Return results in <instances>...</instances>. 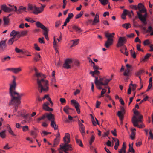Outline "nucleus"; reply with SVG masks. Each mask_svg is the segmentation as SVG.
Wrapping results in <instances>:
<instances>
[{"label": "nucleus", "instance_id": "1", "mask_svg": "<svg viewBox=\"0 0 153 153\" xmlns=\"http://www.w3.org/2000/svg\"><path fill=\"white\" fill-rule=\"evenodd\" d=\"M16 84L15 80L13 82V84L10 86L9 88V94L11 97V100L14 101L16 103H21V97L24 95L22 93H19L15 91Z\"/></svg>", "mask_w": 153, "mask_h": 153}, {"label": "nucleus", "instance_id": "2", "mask_svg": "<svg viewBox=\"0 0 153 153\" xmlns=\"http://www.w3.org/2000/svg\"><path fill=\"white\" fill-rule=\"evenodd\" d=\"M64 143L62 145H60V150H62L65 153H68L67 151H71L73 149L71 144L69 143L70 142V135L69 133H66L63 138Z\"/></svg>", "mask_w": 153, "mask_h": 153}, {"label": "nucleus", "instance_id": "3", "mask_svg": "<svg viewBox=\"0 0 153 153\" xmlns=\"http://www.w3.org/2000/svg\"><path fill=\"white\" fill-rule=\"evenodd\" d=\"M138 9L139 10V12H137L139 19L142 22L143 24H147L146 17L147 14L146 12V9L144 8V6L142 3H140L138 5Z\"/></svg>", "mask_w": 153, "mask_h": 153}, {"label": "nucleus", "instance_id": "4", "mask_svg": "<svg viewBox=\"0 0 153 153\" xmlns=\"http://www.w3.org/2000/svg\"><path fill=\"white\" fill-rule=\"evenodd\" d=\"M37 83L38 85V89L40 93L42 91H47L49 89L48 81L42 79L40 80L37 79Z\"/></svg>", "mask_w": 153, "mask_h": 153}, {"label": "nucleus", "instance_id": "5", "mask_svg": "<svg viewBox=\"0 0 153 153\" xmlns=\"http://www.w3.org/2000/svg\"><path fill=\"white\" fill-rule=\"evenodd\" d=\"M105 37L107 39V41L105 42V46L106 48H108L113 44L114 41L113 38L114 37V36L115 35V33H109L107 32H105Z\"/></svg>", "mask_w": 153, "mask_h": 153}, {"label": "nucleus", "instance_id": "6", "mask_svg": "<svg viewBox=\"0 0 153 153\" xmlns=\"http://www.w3.org/2000/svg\"><path fill=\"white\" fill-rule=\"evenodd\" d=\"M112 79H106L105 77L100 78L98 79V77H95L94 81L95 84L96 85H107L109 82Z\"/></svg>", "mask_w": 153, "mask_h": 153}, {"label": "nucleus", "instance_id": "7", "mask_svg": "<svg viewBox=\"0 0 153 153\" xmlns=\"http://www.w3.org/2000/svg\"><path fill=\"white\" fill-rule=\"evenodd\" d=\"M142 122L141 119H137L136 116H134L132 118V122L134 126L140 128H142L145 127L144 124L142 123L140 125H138L139 123Z\"/></svg>", "mask_w": 153, "mask_h": 153}, {"label": "nucleus", "instance_id": "8", "mask_svg": "<svg viewBox=\"0 0 153 153\" xmlns=\"http://www.w3.org/2000/svg\"><path fill=\"white\" fill-rule=\"evenodd\" d=\"M73 61L71 59L68 58L66 59L65 61V63L63 65V67L64 68L67 69L71 68V64Z\"/></svg>", "mask_w": 153, "mask_h": 153}, {"label": "nucleus", "instance_id": "9", "mask_svg": "<svg viewBox=\"0 0 153 153\" xmlns=\"http://www.w3.org/2000/svg\"><path fill=\"white\" fill-rule=\"evenodd\" d=\"M28 10H30L33 11V13L35 14L40 13L41 11H39V7H36L35 5L30 4L28 5Z\"/></svg>", "mask_w": 153, "mask_h": 153}, {"label": "nucleus", "instance_id": "10", "mask_svg": "<svg viewBox=\"0 0 153 153\" xmlns=\"http://www.w3.org/2000/svg\"><path fill=\"white\" fill-rule=\"evenodd\" d=\"M71 103L76 108L77 113L79 114L80 111L79 109L80 105L78 102L75 100L73 99L71 101Z\"/></svg>", "mask_w": 153, "mask_h": 153}, {"label": "nucleus", "instance_id": "11", "mask_svg": "<svg viewBox=\"0 0 153 153\" xmlns=\"http://www.w3.org/2000/svg\"><path fill=\"white\" fill-rule=\"evenodd\" d=\"M126 42V38L124 37H120L119 38L118 43L117 44V47H120L124 45Z\"/></svg>", "mask_w": 153, "mask_h": 153}, {"label": "nucleus", "instance_id": "12", "mask_svg": "<svg viewBox=\"0 0 153 153\" xmlns=\"http://www.w3.org/2000/svg\"><path fill=\"white\" fill-rule=\"evenodd\" d=\"M20 104V103H16V102L11 100L9 103V105L10 106L12 105H14V109L13 111L14 113L17 111L18 106Z\"/></svg>", "mask_w": 153, "mask_h": 153}, {"label": "nucleus", "instance_id": "13", "mask_svg": "<svg viewBox=\"0 0 153 153\" xmlns=\"http://www.w3.org/2000/svg\"><path fill=\"white\" fill-rule=\"evenodd\" d=\"M10 35L11 36H13L16 39V36L17 38H20L21 36V32L19 31H16L15 30H13L10 33Z\"/></svg>", "mask_w": 153, "mask_h": 153}, {"label": "nucleus", "instance_id": "14", "mask_svg": "<svg viewBox=\"0 0 153 153\" xmlns=\"http://www.w3.org/2000/svg\"><path fill=\"white\" fill-rule=\"evenodd\" d=\"M1 9L6 12H10L14 10L13 9L9 8L5 4L1 5Z\"/></svg>", "mask_w": 153, "mask_h": 153}, {"label": "nucleus", "instance_id": "15", "mask_svg": "<svg viewBox=\"0 0 153 153\" xmlns=\"http://www.w3.org/2000/svg\"><path fill=\"white\" fill-rule=\"evenodd\" d=\"M6 40H2L0 42V50H4L6 48Z\"/></svg>", "mask_w": 153, "mask_h": 153}, {"label": "nucleus", "instance_id": "16", "mask_svg": "<svg viewBox=\"0 0 153 153\" xmlns=\"http://www.w3.org/2000/svg\"><path fill=\"white\" fill-rule=\"evenodd\" d=\"M45 114L46 118H47L49 120L51 121L52 120H55L54 115L51 113H46Z\"/></svg>", "mask_w": 153, "mask_h": 153}, {"label": "nucleus", "instance_id": "17", "mask_svg": "<svg viewBox=\"0 0 153 153\" xmlns=\"http://www.w3.org/2000/svg\"><path fill=\"white\" fill-rule=\"evenodd\" d=\"M36 25L37 27L41 28L42 29H43L44 31L48 29L46 27L39 22H36Z\"/></svg>", "mask_w": 153, "mask_h": 153}, {"label": "nucleus", "instance_id": "18", "mask_svg": "<svg viewBox=\"0 0 153 153\" xmlns=\"http://www.w3.org/2000/svg\"><path fill=\"white\" fill-rule=\"evenodd\" d=\"M99 22V15L97 13L95 16L94 19L93 21L92 25H96L97 23H98Z\"/></svg>", "mask_w": 153, "mask_h": 153}, {"label": "nucleus", "instance_id": "19", "mask_svg": "<svg viewBox=\"0 0 153 153\" xmlns=\"http://www.w3.org/2000/svg\"><path fill=\"white\" fill-rule=\"evenodd\" d=\"M117 115L119 117L120 120V123L121 125L123 124V115L121 114V113L120 111H118L117 113Z\"/></svg>", "mask_w": 153, "mask_h": 153}, {"label": "nucleus", "instance_id": "20", "mask_svg": "<svg viewBox=\"0 0 153 153\" xmlns=\"http://www.w3.org/2000/svg\"><path fill=\"white\" fill-rule=\"evenodd\" d=\"M134 113L135 115L134 116H136L137 119H141L142 118L143 116L139 114V112L135 110L134 111Z\"/></svg>", "mask_w": 153, "mask_h": 153}, {"label": "nucleus", "instance_id": "21", "mask_svg": "<svg viewBox=\"0 0 153 153\" xmlns=\"http://www.w3.org/2000/svg\"><path fill=\"white\" fill-rule=\"evenodd\" d=\"M126 143L125 142H124L122 145V147L121 149L119 151V153H123V152H125L126 151Z\"/></svg>", "mask_w": 153, "mask_h": 153}, {"label": "nucleus", "instance_id": "22", "mask_svg": "<svg viewBox=\"0 0 153 153\" xmlns=\"http://www.w3.org/2000/svg\"><path fill=\"white\" fill-rule=\"evenodd\" d=\"M71 27L74 30L78 32L79 33L82 31L80 28L76 26L72 25Z\"/></svg>", "mask_w": 153, "mask_h": 153}, {"label": "nucleus", "instance_id": "23", "mask_svg": "<svg viewBox=\"0 0 153 153\" xmlns=\"http://www.w3.org/2000/svg\"><path fill=\"white\" fill-rule=\"evenodd\" d=\"M43 108L44 110L48 111H52L53 110L52 108L49 107L48 106L45 105V104L43 105Z\"/></svg>", "mask_w": 153, "mask_h": 153}, {"label": "nucleus", "instance_id": "24", "mask_svg": "<svg viewBox=\"0 0 153 153\" xmlns=\"http://www.w3.org/2000/svg\"><path fill=\"white\" fill-rule=\"evenodd\" d=\"M17 40V39H16L14 37H13L11 39H10L8 42V44L9 45H11L13 44V42Z\"/></svg>", "mask_w": 153, "mask_h": 153}, {"label": "nucleus", "instance_id": "25", "mask_svg": "<svg viewBox=\"0 0 153 153\" xmlns=\"http://www.w3.org/2000/svg\"><path fill=\"white\" fill-rule=\"evenodd\" d=\"M26 9V8L23 6H20L18 10L17 13L20 14L22 13V11H25Z\"/></svg>", "mask_w": 153, "mask_h": 153}, {"label": "nucleus", "instance_id": "26", "mask_svg": "<svg viewBox=\"0 0 153 153\" xmlns=\"http://www.w3.org/2000/svg\"><path fill=\"white\" fill-rule=\"evenodd\" d=\"M74 15L72 13H68V16L66 19V22H69L70 20L73 17Z\"/></svg>", "mask_w": 153, "mask_h": 153}, {"label": "nucleus", "instance_id": "27", "mask_svg": "<svg viewBox=\"0 0 153 153\" xmlns=\"http://www.w3.org/2000/svg\"><path fill=\"white\" fill-rule=\"evenodd\" d=\"M71 42H73V44L71 46V47L72 48L74 46L77 45L79 42V39H75V40H71Z\"/></svg>", "mask_w": 153, "mask_h": 153}, {"label": "nucleus", "instance_id": "28", "mask_svg": "<svg viewBox=\"0 0 153 153\" xmlns=\"http://www.w3.org/2000/svg\"><path fill=\"white\" fill-rule=\"evenodd\" d=\"M20 68H13V72L15 74H17L21 71Z\"/></svg>", "mask_w": 153, "mask_h": 153}, {"label": "nucleus", "instance_id": "29", "mask_svg": "<svg viewBox=\"0 0 153 153\" xmlns=\"http://www.w3.org/2000/svg\"><path fill=\"white\" fill-rule=\"evenodd\" d=\"M51 126L52 127L54 128L55 130L57 129V128L56 127L54 120H52L51 121Z\"/></svg>", "mask_w": 153, "mask_h": 153}, {"label": "nucleus", "instance_id": "30", "mask_svg": "<svg viewBox=\"0 0 153 153\" xmlns=\"http://www.w3.org/2000/svg\"><path fill=\"white\" fill-rule=\"evenodd\" d=\"M71 109L69 108L68 106H66L64 108L63 110L64 111L65 113L68 114H69V112L68 111V110Z\"/></svg>", "mask_w": 153, "mask_h": 153}, {"label": "nucleus", "instance_id": "31", "mask_svg": "<svg viewBox=\"0 0 153 153\" xmlns=\"http://www.w3.org/2000/svg\"><path fill=\"white\" fill-rule=\"evenodd\" d=\"M100 1L101 3V4L103 5H105L109 3L108 2V0H98Z\"/></svg>", "mask_w": 153, "mask_h": 153}, {"label": "nucleus", "instance_id": "32", "mask_svg": "<svg viewBox=\"0 0 153 153\" xmlns=\"http://www.w3.org/2000/svg\"><path fill=\"white\" fill-rule=\"evenodd\" d=\"M90 73L91 74H92V76L93 77H95V76H94V74H98L100 73L99 71L97 70H95L94 71H91Z\"/></svg>", "mask_w": 153, "mask_h": 153}, {"label": "nucleus", "instance_id": "33", "mask_svg": "<svg viewBox=\"0 0 153 153\" xmlns=\"http://www.w3.org/2000/svg\"><path fill=\"white\" fill-rule=\"evenodd\" d=\"M122 26L124 28L128 29V28L131 27V25L129 23H125L123 24Z\"/></svg>", "mask_w": 153, "mask_h": 153}, {"label": "nucleus", "instance_id": "34", "mask_svg": "<svg viewBox=\"0 0 153 153\" xmlns=\"http://www.w3.org/2000/svg\"><path fill=\"white\" fill-rule=\"evenodd\" d=\"M129 72L130 70L128 68H127L125 71L123 75L125 76H128L129 74Z\"/></svg>", "mask_w": 153, "mask_h": 153}, {"label": "nucleus", "instance_id": "35", "mask_svg": "<svg viewBox=\"0 0 153 153\" xmlns=\"http://www.w3.org/2000/svg\"><path fill=\"white\" fill-rule=\"evenodd\" d=\"M6 130H4L2 132H0V136L2 138H5L6 135L5 134Z\"/></svg>", "mask_w": 153, "mask_h": 153}, {"label": "nucleus", "instance_id": "36", "mask_svg": "<svg viewBox=\"0 0 153 153\" xmlns=\"http://www.w3.org/2000/svg\"><path fill=\"white\" fill-rule=\"evenodd\" d=\"M80 131L82 136L84 135L85 134V127H80Z\"/></svg>", "mask_w": 153, "mask_h": 153}, {"label": "nucleus", "instance_id": "37", "mask_svg": "<svg viewBox=\"0 0 153 153\" xmlns=\"http://www.w3.org/2000/svg\"><path fill=\"white\" fill-rule=\"evenodd\" d=\"M8 16L7 17H4L3 19L4 22V24L6 25L9 22V18Z\"/></svg>", "mask_w": 153, "mask_h": 153}, {"label": "nucleus", "instance_id": "38", "mask_svg": "<svg viewBox=\"0 0 153 153\" xmlns=\"http://www.w3.org/2000/svg\"><path fill=\"white\" fill-rule=\"evenodd\" d=\"M76 143L78 144L80 146L82 147L83 145L82 143L80 140L79 139H76Z\"/></svg>", "mask_w": 153, "mask_h": 153}, {"label": "nucleus", "instance_id": "39", "mask_svg": "<svg viewBox=\"0 0 153 153\" xmlns=\"http://www.w3.org/2000/svg\"><path fill=\"white\" fill-rule=\"evenodd\" d=\"M43 34L45 36V39L47 40H48V29L44 31Z\"/></svg>", "mask_w": 153, "mask_h": 153}, {"label": "nucleus", "instance_id": "40", "mask_svg": "<svg viewBox=\"0 0 153 153\" xmlns=\"http://www.w3.org/2000/svg\"><path fill=\"white\" fill-rule=\"evenodd\" d=\"M106 90L105 89L103 88L102 89L101 93V95L99 97V98H100L101 97H103L104 96L103 94H104L106 91Z\"/></svg>", "mask_w": 153, "mask_h": 153}, {"label": "nucleus", "instance_id": "41", "mask_svg": "<svg viewBox=\"0 0 153 153\" xmlns=\"http://www.w3.org/2000/svg\"><path fill=\"white\" fill-rule=\"evenodd\" d=\"M10 59V57L9 56L4 57L3 58H1V60L2 62H4L6 61H8Z\"/></svg>", "mask_w": 153, "mask_h": 153}, {"label": "nucleus", "instance_id": "42", "mask_svg": "<svg viewBox=\"0 0 153 153\" xmlns=\"http://www.w3.org/2000/svg\"><path fill=\"white\" fill-rule=\"evenodd\" d=\"M25 20L26 21H27L28 22H30L31 23H33L35 22V21L33 20L31 18H25Z\"/></svg>", "mask_w": 153, "mask_h": 153}, {"label": "nucleus", "instance_id": "43", "mask_svg": "<svg viewBox=\"0 0 153 153\" xmlns=\"http://www.w3.org/2000/svg\"><path fill=\"white\" fill-rule=\"evenodd\" d=\"M95 139V137L93 135H92L91 137L90 140L89 142V144L90 145H92V143L94 141Z\"/></svg>", "mask_w": 153, "mask_h": 153}, {"label": "nucleus", "instance_id": "44", "mask_svg": "<svg viewBox=\"0 0 153 153\" xmlns=\"http://www.w3.org/2000/svg\"><path fill=\"white\" fill-rule=\"evenodd\" d=\"M46 118L45 114H44L43 116L40 117L38 118L37 119V121L38 122H39V121L41 120L44 119Z\"/></svg>", "mask_w": 153, "mask_h": 153}, {"label": "nucleus", "instance_id": "45", "mask_svg": "<svg viewBox=\"0 0 153 153\" xmlns=\"http://www.w3.org/2000/svg\"><path fill=\"white\" fill-rule=\"evenodd\" d=\"M31 135L33 136L34 138H35L37 135L36 132L32 130L31 131Z\"/></svg>", "mask_w": 153, "mask_h": 153}, {"label": "nucleus", "instance_id": "46", "mask_svg": "<svg viewBox=\"0 0 153 153\" xmlns=\"http://www.w3.org/2000/svg\"><path fill=\"white\" fill-rule=\"evenodd\" d=\"M59 140L57 139V138H55L54 139L53 145V147H55L56 145H57L59 143Z\"/></svg>", "mask_w": 153, "mask_h": 153}, {"label": "nucleus", "instance_id": "47", "mask_svg": "<svg viewBox=\"0 0 153 153\" xmlns=\"http://www.w3.org/2000/svg\"><path fill=\"white\" fill-rule=\"evenodd\" d=\"M151 54H150L148 53L146 54L144 56V58L143 59V61H145L150 56Z\"/></svg>", "mask_w": 153, "mask_h": 153}, {"label": "nucleus", "instance_id": "48", "mask_svg": "<svg viewBox=\"0 0 153 153\" xmlns=\"http://www.w3.org/2000/svg\"><path fill=\"white\" fill-rule=\"evenodd\" d=\"M22 130L24 132L26 131L29 130V127L27 126H25L22 127Z\"/></svg>", "mask_w": 153, "mask_h": 153}, {"label": "nucleus", "instance_id": "49", "mask_svg": "<svg viewBox=\"0 0 153 153\" xmlns=\"http://www.w3.org/2000/svg\"><path fill=\"white\" fill-rule=\"evenodd\" d=\"M117 142L116 143L114 146V149L116 150L117 149L118 146L119 145V142L118 139H117Z\"/></svg>", "mask_w": 153, "mask_h": 153}, {"label": "nucleus", "instance_id": "50", "mask_svg": "<svg viewBox=\"0 0 153 153\" xmlns=\"http://www.w3.org/2000/svg\"><path fill=\"white\" fill-rule=\"evenodd\" d=\"M61 21H57L56 22L55 27H58L61 24Z\"/></svg>", "mask_w": 153, "mask_h": 153}, {"label": "nucleus", "instance_id": "51", "mask_svg": "<svg viewBox=\"0 0 153 153\" xmlns=\"http://www.w3.org/2000/svg\"><path fill=\"white\" fill-rule=\"evenodd\" d=\"M135 132L133 131H131V135L130 136V137L132 140H134V139L135 137Z\"/></svg>", "mask_w": 153, "mask_h": 153}, {"label": "nucleus", "instance_id": "52", "mask_svg": "<svg viewBox=\"0 0 153 153\" xmlns=\"http://www.w3.org/2000/svg\"><path fill=\"white\" fill-rule=\"evenodd\" d=\"M83 12H81L80 13L77 14L75 16L76 19H78L80 18L83 15Z\"/></svg>", "mask_w": 153, "mask_h": 153}, {"label": "nucleus", "instance_id": "53", "mask_svg": "<svg viewBox=\"0 0 153 153\" xmlns=\"http://www.w3.org/2000/svg\"><path fill=\"white\" fill-rule=\"evenodd\" d=\"M144 72V70H142L139 71L136 73V75L137 76H139V75Z\"/></svg>", "mask_w": 153, "mask_h": 153}, {"label": "nucleus", "instance_id": "54", "mask_svg": "<svg viewBox=\"0 0 153 153\" xmlns=\"http://www.w3.org/2000/svg\"><path fill=\"white\" fill-rule=\"evenodd\" d=\"M36 76L38 77V79H39V78L40 77H42V76L43 77L44 76V75L43 74L37 72H36Z\"/></svg>", "mask_w": 153, "mask_h": 153}, {"label": "nucleus", "instance_id": "55", "mask_svg": "<svg viewBox=\"0 0 153 153\" xmlns=\"http://www.w3.org/2000/svg\"><path fill=\"white\" fill-rule=\"evenodd\" d=\"M15 51L16 52L18 53H24L23 51L22 50L19 49L17 48H15Z\"/></svg>", "mask_w": 153, "mask_h": 153}, {"label": "nucleus", "instance_id": "56", "mask_svg": "<svg viewBox=\"0 0 153 153\" xmlns=\"http://www.w3.org/2000/svg\"><path fill=\"white\" fill-rule=\"evenodd\" d=\"M34 46V48L37 51H40V48L38 46V45L37 44H35Z\"/></svg>", "mask_w": 153, "mask_h": 153}, {"label": "nucleus", "instance_id": "57", "mask_svg": "<svg viewBox=\"0 0 153 153\" xmlns=\"http://www.w3.org/2000/svg\"><path fill=\"white\" fill-rule=\"evenodd\" d=\"M120 51H121V52L122 53H123V54H124L125 55H126V56H128V51H125V52H124L122 49H121L120 50Z\"/></svg>", "mask_w": 153, "mask_h": 153}, {"label": "nucleus", "instance_id": "58", "mask_svg": "<svg viewBox=\"0 0 153 153\" xmlns=\"http://www.w3.org/2000/svg\"><path fill=\"white\" fill-rule=\"evenodd\" d=\"M60 101L62 104H63L64 103H65L66 102V100L65 98H60Z\"/></svg>", "mask_w": 153, "mask_h": 153}, {"label": "nucleus", "instance_id": "59", "mask_svg": "<svg viewBox=\"0 0 153 153\" xmlns=\"http://www.w3.org/2000/svg\"><path fill=\"white\" fill-rule=\"evenodd\" d=\"M128 11L126 9H124L123 10V13H122V15H123V16H126L128 14V13H127Z\"/></svg>", "mask_w": 153, "mask_h": 153}, {"label": "nucleus", "instance_id": "60", "mask_svg": "<svg viewBox=\"0 0 153 153\" xmlns=\"http://www.w3.org/2000/svg\"><path fill=\"white\" fill-rule=\"evenodd\" d=\"M128 152L131 153H135V151L132 146L131 147V149H129Z\"/></svg>", "mask_w": 153, "mask_h": 153}, {"label": "nucleus", "instance_id": "61", "mask_svg": "<svg viewBox=\"0 0 153 153\" xmlns=\"http://www.w3.org/2000/svg\"><path fill=\"white\" fill-rule=\"evenodd\" d=\"M44 38L42 37V38H39L38 39L39 42L41 43H44Z\"/></svg>", "mask_w": 153, "mask_h": 153}, {"label": "nucleus", "instance_id": "62", "mask_svg": "<svg viewBox=\"0 0 153 153\" xmlns=\"http://www.w3.org/2000/svg\"><path fill=\"white\" fill-rule=\"evenodd\" d=\"M148 98H149V97L147 96H146V97L145 98H144L143 100H142L139 103V104H141V103H143V101H146L147 100V99Z\"/></svg>", "mask_w": 153, "mask_h": 153}, {"label": "nucleus", "instance_id": "63", "mask_svg": "<svg viewBox=\"0 0 153 153\" xmlns=\"http://www.w3.org/2000/svg\"><path fill=\"white\" fill-rule=\"evenodd\" d=\"M152 85V83H149V85H148L147 89L146 90V91H148L151 88Z\"/></svg>", "mask_w": 153, "mask_h": 153}, {"label": "nucleus", "instance_id": "64", "mask_svg": "<svg viewBox=\"0 0 153 153\" xmlns=\"http://www.w3.org/2000/svg\"><path fill=\"white\" fill-rule=\"evenodd\" d=\"M143 44L144 45H149L150 44V42L149 40H146L144 41Z\"/></svg>", "mask_w": 153, "mask_h": 153}]
</instances>
